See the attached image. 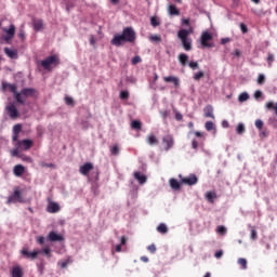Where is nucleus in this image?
Masks as SVG:
<instances>
[{"label":"nucleus","mask_w":277,"mask_h":277,"mask_svg":"<svg viewBox=\"0 0 277 277\" xmlns=\"http://www.w3.org/2000/svg\"><path fill=\"white\" fill-rule=\"evenodd\" d=\"M193 29H180L177 31V38L181 40L182 42V47L183 49H185L186 51H192V38H189V36H192L193 34Z\"/></svg>","instance_id":"1"},{"label":"nucleus","mask_w":277,"mask_h":277,"mask_svg":"<svg viewBox=\"0 0 277 277\" xmlns=\"http://www.w3.org/2000/svg\"><path fill=\"white\" fill-rule=\"evenodd\" d=\"M8 90L9 92H12L16 103H19V105H25V101L23 100V97H21L16 84L2 82V92H8Z\"/></svg>","instance_id":"2"},{"label":"nucleus","mask_w":277,"mask_h":277,"mask_svg":"<svg viewBox=\"0 0 277 277\" xmlns=\"http://www.w3.org/2000/svg\"><path fill=\"white\" fill-rule=\"evenodd\" d=\"M16 202H25V198H23V192L18 186L13 188V193L8 197L6 205H16Z\"/></svg>","instance_id":"3"},{"label":"nucleus","mask_w":277,"mask_h":277,"mask_svg":"<svg viewBox=\"0 0 277 277\" xmlns=\"http://www.w3.org/2000/svg\"><path fill=\"white\" fill-rule=\"evenodd\" d=\"M41 66L44 70H51L52 66H60V56L51 55L41 61Z\"/></svg>","instance_id":"4"},{"label":"nucleus","mask_w":277,"mask_h":277,"mask_svg":"<svg viewBox=\"0 0 277 277\" xmlns=\"http://www.w3.org/2000/svg\"><path fill=\"white\" fill-rule=\"evenodd\" d=\"M211 40H213V35L209 31H203L200 36V44L202 49H213L215 44L211 42Z\"/></svg>","instance_id":"5"},{"label":"nucleus","mask_w":277,"mask_h":277,"mask_svg":"<svg viewBox=\"0 0 277 277\" xmlns=\"http://www.w3.org/2000/svg\"><path fill=\"white\" fill-rule=\"evenodd\" d=\"M2 31L3 34H5L3 36V40L6 42V44H10V42H12V40L14 39V36H16V26H14V24H11L9 28L3 27Z\"/></svg>","instance_id":"6"},{"label":"nucleus","mask_w":277,"mask_h":277,"mask_svg":"<svg viewBox=\"0 0 277 277\" xmlns=\"http://www.w3.org/2000/svg\"><path fill=\"white\" fill-rule=\"evenodd\" d=\"M122 35H123V38H126V42H130V43L135 42L136 35H135V30H133V28H131V27L123 28Z\"/></svg>","instance_id":"7"},{"label":"nucleus","mask_w":277,"mask_h":277,"mask_svg":"<svg viewBox=\"0 0 277 277\" xmlns=\"http://www.w3.org/2000/svg\"><path fill=\"white\" fill-rule=\"evenodd\" d=\"M5 109H6L8 116H10L12 120H16V118H18V108H16L15 103L10 102L6 105Z\"/></svg>","instance_id":"8"},{"label":"nucleus","mask_w":277,"mask_h":277,"mask_svg":"<svg viewBox=\"0 0 277 277\" xmlns=\"http://www.w3.org/2000/svg\"><path fill=\"white\" fill-rule=\"evenodd\" d=\"M162 146L166 151L172 149L174 147V136L171 134H167L162 137Z\"/></svg>","instance_id":"9"},{"label":"nucleus","mask_w":277,"mask_h":277,"mask_svg":"<svg viewBox=\"0 0 277 277\" xmlns=\"http://www.w3.org/2000/svg\"><path fill=\"white\" fill-rule=\"evenodd\" d=\"M179 179H181V183L183 185H196V183H198V176H196V174H190L186 177H183V175H179Z\"/></svg>","instance_id":"10"},{"label":"nucleus","mask_w":277,"mask_h":277,"mask_svg":"<svg viewBox=\"0 0 277 277\" xmlns=\"http://www.w3.org/2000/svg\"><path fill=\"white\" fill-rule=\"evenodd\" d=\"M21 254L22 256H24V259H30L31 261L38 259V254H40V251L38 250H34L31 252H29V250H27V248H23L21 250Z\"/></svg>","instance_id":"11"},{"label":"nucleus","mask_w":277,"mask_h":277,"mask_svg":"<svg viewBox=\"0 0 277 277\" xmlns=\"http://www.w3.org/2000/svg\"><path fill=\"white\" fill-rule=\"evenodd\" d=\"M124 42H127V39L121 34V35H115L110 41V44H113V47H122V44H124Z\"/></svg>","instance_id":"12"},{"label":"nucleus","mask_w":277,"mask_h":277,"mask_svg":"<svg viewBox=\"0 0 277 277\" xmlns=\"http://www.w3.org/2000/svg\"><path fill=\"white\" fill-rule=\"evenodd\" d=\"M16 144L21 150H29V148L34 146V141L26 138V140L17 141Z\"/></svg>","instance_id":"13"},{"label":"nucleus","mask_w":277,"mask_h":277,"mask_svg":"<svg viewBox=\"0 0 277 277\" xmlns=\"http://www.w3.org/2000/svg\"><path fill=\"white\" fill-rule=\"evenodd\" d=\"M92 170H94V164H92V162H87V163L80 166V168H79V172L83 176H88V174H90V172H92Z\"/></svg>","instance_id":"14"},{"label":"nucleus","mask_w":277,"mask_h":277,"mask_svg":"<svg viewBox=\"0 0 277 277\" xmlns=\"http://www.w3.org/2000/svg\"><path fill=\"white\" fill-rule=\"evenodd\" d=\"M18 94L21 98H23V96L28 98V96H36V94H38V91H36V89L34 88H24L21 92H18Z\"/></svg>","instance_id":"15"},{"label":"nucleus","mask_w":277,"mask_h":277,"mask_svg":"<svg viewBox=\"0 0 277 277\" xmlns=\"http://www.w3.org/2000/svg\"><path fill=\"white\" fill-rule=\"evenodd\" d=\"M164 83H173L174 88H180L181 80L176 76H167L163 77Z\"/></svg>","instance_id":"16"},{"label":"nucleus","mask_w":277,"mask_h":277,"mask_svg":"<svg viewBox=\"0 0 277 277\" xmlns=\"http://www.w3.org/2000/svg\"><path fill=\"white\" fill-rule=\"evenodd\" d=\"M60 209H61L60 203L54 202V201H50L47 207L48 213H58Z\"/></svg>","instance_id":"17"},{"label":"nucleus","mask_w":277,"mask_h":277,"mask_svg":"<svg viewBox=\"0 0 277 277\" xmlns=\"http://www.w3.org/2000/svg\"><path fill=\"white\" fill-rule=\"evenodd\" d=\"M135 181H137L140 183V185H144V183H146L148 181V177L144 174H142V172L136 171L133 174Z\"/></svg>","instance_id":"18"},{"label":"nucleus","mask_w":277,"mask_h":277,"mask_svg":"<svg viewBox=\"0 0 277 277\" xmlns=\"http://www.w3.org/2000/svg\"><path fill=\"white\" fill-rule=\"evenodd\" d=\"M203 116L205 118H212V120H215V115L213 114V106L207 105L203 108Z\"/></svg>","instance_id":"19"},{"label":"nucleus","mask_w":277,"mask_h":277,"mask_svg":"<svg viewBox=\"0 0 277 277\" xmlns=\"http://www.w3.org/2000/svg\"><path fill=\"white\" fill-rule=\"evenodd\" d=\"M32 27L35 31H42L44 29V22L42 19H32Z\"/></svg>","instance_id":"20"},{"label":"nucleus","mask_w":277,"mask_h":277,"mask_svg":"<svg viewBox=\"0 0 277 277\" xmlns=\"http://www.w3.org/2000/svg\"><path fill=\"white\" fill-rule=\"evenodd\" d=\"M4 53L10 60H18V51L12 50L10 48H4Z\"/></svg>","instance_id":"21"},{"label":"nucleus","mask_w":277,"mask_h":277,"mask_svg":"<svg viewBox=\"0 0 277 277\" xmlns=\"http://www.w3.org/2000/svg\"><path fill=\"white\" fill-rule=\"evenodd\" d=\"M12 277H23V267L21 265H15L11 269Z\"/></svg>","instance_id":"22"},{"label":"nucleus","mask_w":277,"mask_h":277,"mask_svg":"<svg viewBox=\"0 0 277 277\" xmlns=\"http://www.w3.org/2000/svg\"><path fill=\"white\" fill-rule=\"evenodd\" d=\"M49 241H64V237L55 232H50L48 235Z\"/></svg>","instance_id":"23"},{"label":"nucleus","mask_w":277,"mask_h":277,"mask_svg":"<svg viewBox=\"0 0 277 277\" xmlns=\"http://www.w3.org/2000/svg\"><path fill=\"white\" fill-rule=\"evenodd\" d=\"M146 142L149 144V146H157L159 144V138H157L155 134H148Z\"/></svg>","instance_id":"24"},{"label":"nucleus","mask_w":277,"mask_h":277,"mask_svg":"<svg viewBox=\"0 0 277 277\" xmlns=\"http://www.w3.org/2000/svg\"><path fill=\"white\" fill-rule=\"evenodd\" d=\"M168 12H169L170 16H181V11L174 4H170L168 6Z\"/></svg>","instance_id":"25"},{"label":"nucleus","mask_w":277,"mask_h":277,"mask_svg":"<svg viewBox=\"0 0 277 277\" xmlns=\"http://www.w3.org/2000/svg\"><path fill=\"white\" fill-rule=\"evenodd\" d=\"M13 174L15 176H21L22 174H25V167L23 164H16L13 168Z\"/></svg>","instance_id":"26"},{"label":"nucleus","mask_w":277,"mask_h":277,"mask_svg":"<svg viewBox=\"0 0 277 277\" xmlns=\"http://www.w3.org/2000/svg\"><path fill=\"white\" fill-rule=\"evenodd\" d=\"M179 62L180 64H182V66H187V62H189V56H187V54L185 53H181L179 55Z\"/></svg>","instance_id":"27"},{"label":"nucleus","mask_w":277,"mask_h":277,"mask_svg":"<svg viewBox=\"0 0 277 277\" xmlns=\"http://www.w3.org/2000/svg\"><path fill=\"white\" fill-rule=\"evenodd\" d=\"M171 189L179 190L181 189V183L176 179H171L169 181Z\"/></svg>","instance_id":"28"},{"label":"nucleus","mask_w":277,"mask_h":277,"mask_svg":"<svg viewBox=\"0 0 277 277\" xmlns=\"http://www.w3.org/2000/svg\"><path fill=\"white\" fill-rule=\"evenodd\" d=\"M131 128L134 130V131H141L142 130V121L140 120H133L131 122Z\"/></svg>","instance_id":"29"},{"label":"nucleus","mask_w":277,"mask_h":277,"mask_svg":"<svg viewBox=\"0 0 277 277\" xmlns=\"http://www.w3.org/2000/svg\"><path fill=\"white\" fill-rule=\"evenodd\" d=\"M157 232L161 233V235H166V233H168V225H166V223H160L157 226Z\"/></svg>","instance_id":"30"},{"label":"nucleus","mask_w":277,"mask_h":277,"mask_svg":"<svg viewBox=\"0 0 277 277\" xmlns=\"http://www.w3.org/2000/svg\"><path fill=\"white\" fill-rule=\"evenodd\" d=\"M11 156L12 157H23V155H21V147H18V145H15V148L11 150Z\"/></svg>","instance_id":"31"},{"label":"nucleus","mask_w":277,"mask_h":277,"mask_svg":"<svg viewBox=\"0 0 277 277\" xmlns=\"http://www.w3.org/2000/svg\"><path fill=\"white\" fill-rule=\"evenodd\" d=\"M215 198H217V195L215 193H212V192L206 193V200H208V202H213Z\"/></svg>","instance_id":"32"},{"label":"nucleus","mask_w":277,"mask_h":277,"mask_svg":"<svg viewBox=\"0 0 277 277\" xmlns=\"http://www.w3.org/2000/svg\"><path fill=\"white\" fill-rule=\"evenodd\" d=\"M205 129L208 131H215V123H213V121H207L205 123Z\"/></svg>","instance_id":"33"},{"label":"nucleus","mask_w":277,"mask_h":277,"mask_svg":"<svg viewBox=\"0 0 277 277\" xmlns=\"http://www.w3.org/2000/svg\"><path fill=\"white\" fill-rule=\"evenodd\" d=\"M248 98H250V95L248 93H246V92L241 93L238 96L239 103H246V101H248Z\"/></svg>","instance_id":"34"},{"label":"nucleus","mask_w":277,"mask_h":277,"mask_svg":"<svg viewBox=\"0 0 277 277\" xmlns=\"http://www.w3.org/2000/svg\"><path fill=\"white\" fill-rule=\"evenodd\" d=\"M236 132L238 133V135H243V133L246 132V126H243V123H239L236 128Z\"/></svg>","instance_id":"35"},{"label":"nucleus","mask_w":277,"mask_h":277,"mask_svg":"<svg viewBox=\"0 0 277 277\" xmlns=\"http://www.w3.org/2000/svg\"><path fill=\"white\" fill-rule=\"evenodd\" d=\"M110 154L114 155V157H117V155H120V147H118V145H114L110 147Z\"/></svg>","instance_id":"36"},{"label":"nucleus","mask_w":277,"mask_h":277,"mask_svg":"<svg viewBox=\"0 0 277 277\" xmlns=\"http://www.w3.org/2000/svg\"><path fill=\"white\" fill-rule=\"evenodd\" d=\"M39 254H45L48 259H51V248L50 247L43 248L41 251H39Z\"/></svg>","instance_id":"37"},{"label":"nucleus","mask_w":277,"mask_h":277,"mask_svg":"<svg viewBox=\"0 0 277 277\" xmlns=\"http://www.w3.org/2000/svg\"><path fill=\"white\" fill-rule=\"evenodd\" d=\"M21 131H23V126L21 123H17L13 127V134H19Z\"/></svg>","instance_id":"38"},{"label":"nucleus","mask_w":277,"mask_h":277,"mask_svg":"<svg viewBox=\"0 0 277 277\" xmlns=\"http://www.w3.org/2000/svg\"><path fill=\"white\" fill-rule=\"evenodd\" d=\"M239 265H241L242 269H248V261L243 258L238 260Z\"/></svg>","instance_id":"39"},{"label":"nucleus","mask_w":277,"mask_h":277,"mask_svg":"<svg viewBox=\"0 0 277 277\" xmlns=\"http://www.w3.org/2000/svg\"><path fill=\"white\" fill-rule=\"evenodd\" d=\"M150 42H161V36L159 35H151L149 36Z\"/></svg>","instance_id":"40"},{"label":"nucleus","mask_w":277,"mask_h":277,"mask_svg":"<svg viewBox=\"0 0 277 277\" xmlns=\"http://www.w3.org/2000/svg\"><path fill=\"white\" fill-rule=\"evenodd\" d=\"M202 77H205V71H198L197 74L194 75L193 79L195 81H200Z\"/></svg>","instance_id":"41"},{"label":"nucleus","mask_w":277,"mask_h":277,"mask_svg":"<svg viewBox=\"0 0 277 277\" xmlns=\"http://www.w3.org/2000/svg\"><path fill=\"white\" fill-rule=\"evenodd\" d=\"M216 233L219 235H225L226 234V228L224 227V225H220L216 227Z\"/></svg>","instance_id":"42"},{"label":"nucleus","mask_w":277,"mask_h":277,"mask_svg":"<svg viewBox=\"0 0 277 277\" xmlns=\"http://www.w3.org/2000/svg\"><path fill=\"white\" fill-rule=\"evenodd\" d=\"M268 124L273 127V129H277V119L276 118H269Z\"/></svg>","instance_id":"43"},{"label":"nucleus","mask_w":277,"mask_h":277,"mask_svg":"<svg viewBox=\"0 0 277 277\" xmlns=\"http://www.w3.org/2000/svg\"><path fill=\"white\" fill-rule=\"evenodd\" d=\"M266 62H268V66L272 68V64H274V54L268 53Z\"/></svg>","instance_id":"44"},{"label":"nucleus","mask_w":277,"mask_h":277,"mask_svg":"<svg viewBox=\"0 0 277 277\" xmlns=\"http://www.w3.org/2000/svg\"><path fill=\"white\" fill-rule=\"evenodd\" d=\"M250 238H251L253 241H255V239L259 238V235H258V233H256V229H254V227L251 228V236H250Z\"/></svg>","instance_id":"45"},{"label":"nucleus","mask_w":277,"mask_h":277,"mask_svg":"<svg viewBox=\"0 0 277 277\" xmlns=\"http://www.w3.org/2000/svg\"><path fill=\"white\" fill-rule=\"evenodd\" d=\"M258 83H259V85H263V83H265V75H263V74L259 75Z\"/></svg>","instance_id":"46"},{"label":"nucleus","mask_w":277,"mask_h":277,"mask_svg":"<svg viewBox=\"0 0 277 277\" xmlns=\"http://www.w3.org/2000/svg\"><path fill=\"white\" fill-rule=\"evenodd\" d=\"M263 120H261V119H258V120H255V127H256V129H259V131H262L263 130Z\"/></svg>","instance_id":"47"},{"label":"nucleus","mask_w":277,"mask_h":277,"mask_svg":"<svg viewBox=\"0 0 277 277\" xmlns=\"http://www.w3.org/2000/svg\"><path fill=\"white\" fill-rule=\"evenodd\" d=\"M120 98L122 101H127V98H129V92L128 91H121L120 92Z\"/></svg>","instance_id":"48"},{"label":"nucleus","mask_w":277,"mask_h":277,"mask_svg":"<svg viewBox=\"0 0 277 277\" xmlns=\"http://www.w3.org/2000/svg\"><path fill=\"white\" fill-rule=\"evenodd\" d=\"M141 62H142V57H140V56H134L132 58L133 66H136V64H140Z\"/></svg>","instance_id":"49"},{"label":"nucleus","mask_w":277,"mask_h":277,"mask_svg":"<svg viewBox=\"0 0 277 277\" xmlns=\"http://www.w3.org/2000/svg\"><path fill=\"white\" fill-rule=\"evenodd\" d=\"M189 68H192V70H196V68H199L198 62H190L188 63Z\"/></svg>","instance_id":"50"},{"label":"nucleus","mask_w":277,"mask_h":277,"mask_svg":"<svg viewBox=\"0 0 277 277\" xmlns=\"http://www.w3.org/2000/svg\"><path fill=\"white\" fill-rule=\"evenodd\" d=\"M66 105H75V101L70 96L65 97Z\"/></svg>","instance_id":"51"},{"label":"nucleus","mask_w":277,"mask_h":277,"mask_svg":"<svg viewBox=\"0 0 277 277\" xmlns=\"http://www.w3.org/2000/svg\"><path fill=\"white\" fill-rule=\"evenodd\" d=\"M147 250L151 253L155 254L157 252V247L155 245H150L147 247Z\"/></svg>","instance_id":"52"},{"label":"nucleus","mask_w":277,"mask_h":277,"mask_svg":"<svg viewBox=\"0 0 277 277\" xmlns=\"http://www.w3.org/2000/svg\"><path fill=\"white\" fill-rule=\"evenodd\" d=\"M41 168H55V164L53 163H47V162H41L40 163Z\"/></svg>","instance_id":"53"},{"label":"nucleus","mask_w":277,"mask_h":277,"mask_svg":"<svg viewBox=\"0 0 277 277\" xmlns=\"http://www.w3.org/2000/svg\"><path fill=\"white\" fill-rule=\"evenodd\" d=\"M214 256H215V259H222V256H224V251H222V250L216 251Z\"/></svg>","instance_id":"54"},{"label":"nucleus","mask_w":277,"mask_h":277,"mask_svg":"<svg viewBox=\"0 0 277 277\" xmlns=\"http://www.w3.org/2000/svg\"><path fill=\"white\" fill-rule=\"evenodd\" d=\"M240 29H241L242 34H248V26H246V24L241 23Z\"/></svg>","instance_id":"55"},{"label":"nucleus","mask_w":277,"mask_h":277,"mask_svg":"<svg viewBox=\"0 0 277 277\" xmlns=\"http://www.w3.org/2000/svg\"><path fill=\"white\" fill-rule=\"evenodd\" d=\"M18 38L22 39V41H25V30L23 29L19 30Z\"/></svg>","instance_id":"56"},{"label":"nucleus","mask_w":277,"mask_h":277,"mask_svg":"<svg viewBox=\"0 0 277 277\" xmlns=\"http://www.w3.org/2000/svg\"><path fill=\"white\" fill-rule=\"evenodd\" d=\"M192 148H194V150H198V141L196 140L192 141Z\"/></svg>","instance_id":"57"},{"label":"nucleus","mask_w":277,"mask_h":277,"mask_svg":"<svg viewBox=\"0 0 277 277\" xmlns=\"http://www.w3.org/2000/svg\"><path fill=\"white\" fill-rule=\"evenodd\" d=\"M150 24L153 25V27H158V25H159V23L157 22V18H155V17H151Z\"/></svg>","instance_id":"58"},{"label":"nucleus","mask_w":277,"mask_h":277,"mask_svg":"<svg viewBox=\"0 0 277 277\" xmlns=\"http://www.w3.org/2000/svg\"><path fill=\"white\" fill-rule=\"evenodd\" d=\"M19 159H23V161H27L28 163H31V157L29 156H22Z\"/></svg>","instance_id":"59"},{"label":"nucleus","mask_w":277,"mask_h":277,"mask_svg":"<svg viewBox=\"0 0 277 277\" xmlns=\"http://www.w3.org/2000/svg\"><path fill=\"white\" fill-rule=\"evenodd\" d=\"M37 242L42 246V243H44V237L43 236H38L37 237Z\"/></svg>","instance_id":"60"},{"label":"nucleus","mask_w":277,"mask_h":277,"mask_svg":"<svg viewBox=\"0 0 277 277\" xmlns=\"http://www.w3.org/2000/svg\"><path fill=\"white\" fill-rule=\"evenodd\" d=\"M182 25H185L186 27H189V25H190L189 18H183L182 19Z\"/></svg>","instance_id":"61"},{"label":"nucleus","mask_w":277,"mask_h":277,"mask_svg":"<svg viewBox=\"0 0 277 277\" xmlns=\"http://www.w3.org/2000/svg\"><path fill=\"white\" fill-rule=\"evenodd\" d=\"M175 120H177V121L183 120V114H181V113H175Z\"/></svg>","instance_id":"62"},{"label":"nucleus","mask_w":277,"mask_h":277,"mask_svg":"<svg viewBox=\"0 0 277 277\" xmlns=\"http://www.w3.org/2000/svg\"><path fill=\"white\" fill-rule=\"evenodd\" d=\"M261 96H263V92H261V91H255V93H254V98H261Z\"/></svg>","instance_id":"63"},{"label":"nucleus","mask_w":277,"mask_h":277,"mask_svg":"<svg viewBox=\"0 0 277 277\" xmlns=\"http://www.w3.org/2000/svg\"><path fill=\"white\" fill-rule=\"evenodd\" d=\"M58 265L62 267V269H65V267H68V262H58Z\"/></svg>","instance_id":"64"}]
</instances>
